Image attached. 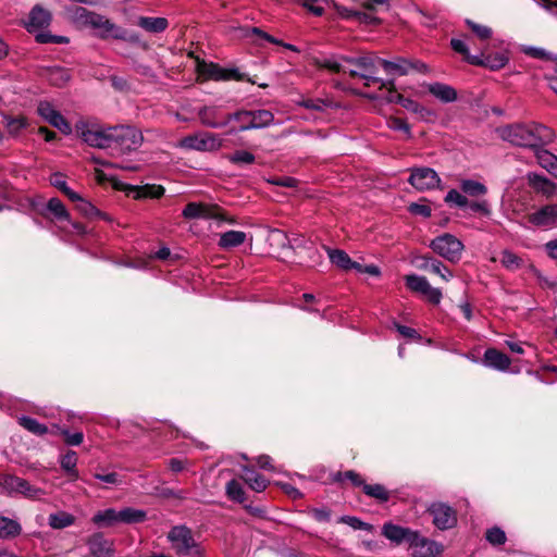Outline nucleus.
<instances>
[{
  "label": "nucleus",
  "mask_w": 557,
  "mask_h": 557,
  "mask_svg": "<svg viewBox=\"0 0 557 557\" xmlns=\"http://www.w3.org/2000/svg\"><path fill=\"white\" fill-rule=\"evenodd\" d=\"M379 57L362 55L358 58L349 57H331L323 59L319 62L321 67L327 69L334 73H348L350 76H359L364 79V86L369 87L371 84H380V88H393L394 81H383L374 76L376 72V64H379Z\"/></svg>",
  "instance_id": "obj_1"
},
{
  "label": "nucleus",
  "mask_w": 557,
  "mask_h": 557,
  "mask_svg": "<svg viewBox=\"0 0 557 557\" xmlns=\"http://www.w3.org/2000/svg\"><path fill=\"white\" fill-rule=\"evenodd\" d=\"M542 125L513 124L497 128L498 136L512 145L520 147H539L543 140Z\"/></svg>",
  "instance_id": "obj_2"
},
{
  "label": "nucleus",
  "mask_w": 557,
  "mask_h": 557,
  "mask_svg": "<svg viewBox=\"0 0 557 557\" xmlns=\"http://www.w3.org/2000/svg\"><path fill=\"white\" fill-rule=\"evenodd\" d=\"M74 17L82 24L97 29L100 38H125V29L113 24L103 15L89 11L83 7L75 8Z\"/></svg>",
  "instance_id": "obj_3"
},
{
  "label": "nucleus",
  "mask_w": 557,
  "mask_h": 557,
  "mask_svg": "<svg viewBox=\"0 0 557 557\" xmlns=\"http://www.w3.org/2000/svg\"><path fill=\"white\" fill-rule=\"evenodd\" d=\"M111 133L110 149L120 154H126L137 150L144 141L141 132L134 126H112Z\"/></svg>",
  "instance_id": "obj_4"
},
{
  "label": "nucleus",
  "mask_w": 557,
  "mask_h": 557,
  "mask_svg": "<svg viewBox=\"0 0 557 557\" xmlns=\"http://www.w3.org/2000/svg\"><path fill=\"white\" fill-rule=\"evenodd\" d=\"M172 548L181 557H202L203 549L195 541L191 531L184 525H176L168 534Z\"/></svg>",
  "instance_id": "obj_5"
},
{
  "label": "nucleus",
  "mask_w": 557,
  "mask_h": 557,
  "mask_svg": "<svg viewBox=\"0 0 557 557\" xmlns=\"http://www.w3.org/2000/svg\"><path fill=\"white\" fill-rule=\"evenodd\" d=\"M0 487L10 496L22 495L32 500H39L46 495V491L32 485L27 480L13 475L4 474L0 478Z\"/></svg>",
  "instance_id": "obj_6"
},
{
  "label": "nucleus",
  "mask_w": 557,
  "mask_h": 557,
  "mask_svg": "<svg viewBox=\"0 0 557 557\" xmlns=\"http://www.w3.org/2000/svg\"><path fill=\"white\" fill-rule=\"evenodd\" d=\"M177 147L201 152H213L223 147V139L218 134L201 132L182 138Z\"/></svg>",
  "instance_id": "obj_7"
},
{
  "label": "nucleus",
  "mask_w": 557,
  "mask_h": 557,
  "mask_svg": "<svg viewBox=\"0 0 557 557\" xmlns=\"http://www.w3.org/2000/svg\"><path fill=\"white\" fill-rule=\"evenodd\" d=\"M430 247L435 253L453 263H457L461 259L465 248L462 242L449 233L435 237Z\"/></svg>",
  "instance_id": "obj_8"
},
{
  "label": "nucleus",
  "mask_w": 557,
  "mask_h": 557,
  "mask_svg": "<svg viewBox=\"0 0 557 557\" xmlns=\"http://www.w3.org/2000/svg\"><path fill=\"white\" fill-rule=\"evenodd\" d=\"M77 133L82 139L91 147L100 149H110L111 147V127H100L86 122L76 125Z\"/></svg>",
  "instance_id": "obj_9"
},
{
  "label": "nucleus",
  "mask_w": 557,
  "mask_h": 557,
  "mask_svg": "<svg viewBox=\"0 0 557 557\" xmlns=\"http://www.w3.org/2000/svg\"><path fill=\"white\" fill-rule=\"evenodd\" d=\"M389 90V96L387 97V101L399 103L404 109L409 112H412L418 115V117L423 122H431L436 119V112L432 109L424 107L418 101L404 97L403 95L396 92L394 87Z\"/></svg>",
  "instance_id": "obj_10"
},
{
  "label": "nucleus",
  "mask_w": 557,
  "mask_h": 557,
  "mask_svg": "<svg viewBox=\"0 0 557 557\" xmlns=\"http://www.w3.org/2000/svg\"><path fill=\"white\" fill-rule=\"evenodd\" d=\"M409 184L419 191L434 189L440 186L441 177L435 170L426 166L412 168Z\"/></svg>",
  "instance_id": "obj_11"
},
{
  "label": "nucleus",
  "mask_w": 557,
  "mask_h": 557,
  "mask_svg": "<svg viewBox=\"0 0 557 557\" xmlns=\"http://www.w3.org/2000/svg\"><path fill=\"white\" fill-rule=\"evenodd\" d=\"M85 544L90 557H114L116 552L115 541L107 537L102 532H95L87 536Z\"/></svg>",
  "instance_id": "obj_12"
},
{
  "label": "nucleus",
  "mask_w": 557,
  "mask_h": 557,
  "mask_svg": "<svg viewBox=\"0 0 557 557\" xmlns=\"http://www.w3.org/2000/svg\"><path fill=\"white\" fill-rule=\"evenodd\" d=\"M406 286L416 293H419L426 297V299L434 304L438 305L442 299V292L440 288L431 286L429 281L424 276H420L417 274H409L405 276Z\"/></svg>",
  "instance_id": "obj_13"
},
{
  "label": "nucleus",
  "mask_w": 557,
  "mask_h": 557,
  "mask_svg": "<svg viewBox=\"0 0 557 557\" xmlns=\"http://www.w3.org/2000/svg\"><path fill=\"white\" fill-rule=\"evenodd\" d=\"M197 71L199 75L203 76L207 79L213 81H230L242 79V75L237 69H224L215 63H207L205 61L198 62Z\"/></svg>",
  "instance_id": "obj_14"
},
{
  "label": "nucleus",
  "mask_w": 557,
  "mask_h": 557,
  "mask_svg": "<svg viewBox=\"0 0 557 557\" xmlns=\"http://www.w3.org/2000/svg\"><path fill=\"white\" fill-rule=\"evenodd\" d=\"M434 525L440 530L451 529L457 523L456 511L443 503H434L429 507Z\"/></svg>",
  "instance_id": "obj_15"
},
{
  "label": "nucleus",
  "mask_w": 557,
  "mask_h": 557,
  "mask_svg": "<svg viewBox=\"0 0 557 557\" xmlns=\"http://www.w3.org/2000/svg\"><path fill=\"white\" fill-rule=\"evenodd\" d=\"M37 112L47 123L58 128L63 134H71L72 127L70 123L49 101H40L37 107Z\"/></svg>",
  "instance_id": "obj_16"
},
{
  "label": "nucleus",
  "mask_w": 557,
  "mask_h": 557,
  "mask_svg": "<svg viewBox=\"0 0 557 557\" xmlns=\"http://www.w3.org/2000/svg\"><path fill=\"white\" fill-rule=\"evenodd\" d=\"M198 117L202 125L210 128H223L228 125V113L220 106H205L199 109Z\"/></svg>",
  "instance_id": "obj_17"
},
{
  "label": "nucleus",
  "mask_w": 557,
  "mask_h": 557,
  "mask_svg": "<svg viewBox=\"0 0 557 557\" xmlns=\"http://www.w3.org/2000/svg\"><path fill=\"white\" fill-rule=\"evenodd\" d=\"M530 224L542 228L557 227V205L543 206L528 215Z\"/></svg>",
  "instance_id": "obj_18"
},
{
  "label": "nucleus",
  "mask_w": 557,
  "mask_h": 557,
  "mask_svg": "<svg viewBox=\"0 0 557 557\" xmlns=\"http://www.w3.org/2000/svg\"><path fill=\"white\" fill-rule=\"evenodd\" d=\"M409 547L412 557H436L441 547L434 542L421 536L418 532L412 535Z\"/></svg>",
  "instance_id": "obj_19"
},
{
  "label": "nucleus",
  "mask_w": 557,
  "mask_h": 557,
  "mask_svg": "<svg viewBox=\"0 0 557 557\" xmlns=\"http://www.w3.org/2000/svg\"><path fill=\"white\" fill-rule=\"evenodd\" d=\"M218 207L210 206L206 203L198 202H189L184 208L182 214L185 219H218L219 214L216 213Z\"/></svg>",
  "instance_id": "obj_20"
},
{
  "label": "nucleus",
  "mask_w": 557,
  "mask_h": 557,
  "mask_svg": "<svg viewBox=\"0 0 557 557\" xmlns=\"http://www.w3.org/2000/svg\"><path fill=\"white\" fill-rule=\"evenodd\" d=\"M416 531L404 528L392 522H386L382 527V535L395 544L407 542L409 544Z\"/></svg>",
  "instance_id": "obj_21"
},
{
  "label": "nucleus",
  "mask_w": 557,
  "mask_h": 557,
  "mask_svg": "<svg viewBox=\"0 0 557 557\" xmlns=\"http://www.w3.org/2000/svg\"><path fill=\"white\" fill-rule=\"evenodd\" d=\"M418 265L420 270L438 275L443 281L448 282L453 276V272L438 259L424 256Z\"/></svg>",
  "instance_id": "obj_22"
},
{
  "label": "nucleus",
  "mask_w": 557,
  "mask_h": 557,
  "mask_svg": "<svg viewBox=\"0 0 557 557\" xmlns=\"http://www.w3.org/2000/svg\"><path fill=\"white\" fill-rule=\"evenodd\" d=\"M51 22V14L40 5H35L30 13L27 23L25 24L28 32H36L40 28L49 26Z\"/></svg>",
  "instance_id": "obj_23"
},
{
  "label": "nucleus",
  "mask_w": 557,
  "mask_h": 557,
  "mask_svg": "<svg viewBox=\"0 0 557 557\" xmlns=\"http://www.w3.org/2000/svg\"><path fill=\"white\" fill-rule=\"evenodd\" d=\"M484 363L490 368L506 371L508 370L511 361L507 355L495 348H488L484 352Z\"/></svg>",
  "instance_id": "obj_24"
},
{
  "label": "nucleus",
  "mask_w": 557,
  "mask_h": 557,
  "mask_svg": "<svg viewBox=\"0 0 557 557\" xmlns=\"http://www.w3.org/2000/svg\"><path fill=\"white\" fill-rule=\"evenodd\" d=\"M232 121L238 122L239 125L238 127H231L227 132L228 135L253 129L250 110H238L234 113H228V124Z\"/></svg>",
  "instance_id": "obj_25"
},
{
  "label": "nucleus",
  "mask_w": 557,
  "mask_h": 557,
  "mask_svg": "<svg viewBox=\"0 0 557 557\" xmlns=\"http://www.w3.org/2000/svg\"><path fill=\"white\" fill-rule=\"evenodd\" d=\"M428 90L442 102L448 103L457 100V91L449 85L432 83L428 85Z\"/></svg>",
  "instance_id": "obj_26"
},
{
  "label": "nucleus",
  "mask_w": 557,
  "mask_h": 557,
  "mask_svg": "<svg viewBox=\"0 0 557 557\" xmlns=\"http://www.w3.org/2000/svg\"><path fill=\"white\" fill-rule=\"evenodd\" d=\"M126 190L135 199L160 198L164 194V188L160 185L127 186Z\"/></svg>",
  "instance_id": "obj_27"
},
{
  "label": "nucleus",
  "mask_w": 557,
  "mask_h": 557,
  "mask_svg": "<svg viewBox=\"0 0 557 557\" xmlns=\"http://www.w3.org/2000/svg\"><path fill=\"white\" fill-rule=\"evenodd\" d=\"M91 522L98 528H110L119 524V510L114 508L99 510L92 516Z\"/></svg>",
  "instance_id": "obj_28"
},
{
  "label": "nucleus",
  "mask_w": 557,
  "mask_h": 557,
  "mask_svg": "<svg viewBox=\"0 0 557 557\" xmlns=\"http://www.w3.org/2000/svg\"><path fill=\"white\" fill-rule=\"evenodd\" d=\"M377 62L387 74L406 75L413 66L412 62L407 59H398L396 61L377 59Z\"/></svg>",
  "instance_id": "obj_29"
},
{
  "label": "nucleus",
  "mask_w": 557,
  "mask_h": 557,
  "mask_svg": "<svg viewBox=\"0 0 557 557\" xmlns=\"http://www.w3.org/2000/svg\"><path fill=\"white\" fill-rule=\"evenodd\" d=\"M75 522V516L64 510L52 512L48 517V524L53 530H62L72 527Z\"/></svg>",
  "instance_id": "obj_30"
},
{
  "label": "nucleus",
  "mask_w": 557,
  "mask_h": 557,
  "mask_svg": "<svg viewBox=\"0 0 557 557\" xmlns=\"http://www.w3.org/2000/svg\"><path fill=\"white\" fill-rule=\"evenodd\" d=\"M247 239V234L242 231H227L220 235L218 245L222 249H232L243 245Z\"/></svg>",
  "instance_id": "obj_31"
},
{
  "label": "nucleus",
  "mask_w": 557,
  "mask_h": 557,
  "mask_svg": "<svg viewBox=\"0 0 557 557\" xmlns=\"http://www.w3.org/2000/svg\"><path fill=\"white\" fill-rule=\"evenodd\" d=\"M137 25L148 33L159 34L168 28L169 22L165 17L140 16Z\"/></svg>",
  "instance_id": "obj_32"
},
{
  "label": "nucleus",
  "mask_w": 557,
  "mask_h": 557,
  "mask_svg": "<svg viewBox=\"0 0 557 557\" xmlns=\"http://www.w3.org/2000/svg\"><path fill=\"white\" fill-rule=\"evenodd\" d=\"M243 480L249 485L251 490L260 493L267 488L269 481L263 475L257 473L246 466L243 467Z\"/></svg>",
  "instance_id": "obj_33"
},
{
  "label": "nucleus",
  "mask_w": 557,
  "mask_h": 557,
  "mask_svg": "<svg viewBox=\"0 0 557 557\" xmlns=\"http://www.w3.org/2000/svg\"><path fill=\"white\" fill-rule=\"evenodd\" d=\"M22 532L21 524L8 517H0V540H12Z\"/></svg>",
  "instance_id": "obj_34"
},
{
  "label": "nucleus",
  "mask_w": 557,
  "mask_h": 557,
  "mask_svg": "<svg viewBox=\"0 0 557 557\" xmlns=\"http://www.w3.org/2000/svg\"><path fill=\"white\" fill-rule=\"evenodd\" d=\"M147 513L145 510L132 507H125L119 510V522L124 524H134L145 521Z\"/></svg>",
  "instance_id": "obj_35"
},
{
  "label": "nucleus",
  "mask_w": 557,
  "mask_h": 557,
  "mask_svg": "<svg viewBox=\"0 0 557 557\" xmlns=\"http://www.w3.org/2000/svg\"><path fill=\"white\" fill-rule=\"evenodd\" d=\"M459 187L465 195L470 197H480L487 194V187L483 183L470 178L461 180Z\"/></svg>",
  "instance_id": "obj_36"
},
{
  "label": "nucleus",
  "mask_w": 557,
  "mask_h": 557,
  "mask_svg": "<svg viewBox=\"0 0 557 557\" xmlns=\"http://www.w3.org/2000/svg\"><path fill=\"white\" fill-rule=\"evenodd\" d=\"M529 184L536 190L546 195L553 194L555 190V184L550 182L547 177L536 174L530 173L528 175Z\"/></svg>",
  "instance_id": "obj_37"
},
{
  "label": "nucleus",
  "mask_w": 557,
  "mask_h": 557,
  "mask_svg": "<svg viewBox=\"0 0 557 557\" xmlns=\"http://www.w3.org/2000/svg\"><path fill=\"white\" fill-rule=\"evenodd\" d=\"M508 57L505 53L497 52L495 54L480 55V63L478 65H484L493 71L503 69L508 63Z\"/></svg>",
  "instance_id": "obj_38"
},
{
  "label": "nucleus",
  "mask_w": 557,
  "mask_h": 557,
  "mask_svg": "<svg viewBox=\"0 0 557 557\" xmlns=\"http://www.w3.org/2000/svg\"><path fill=\"white\" fill-rule=\"evenodd\" d=\"M77 454L74 450H69L60 459L61 468L70 475L72 481L78 479V472L76 469Z\"/></svg>",
  "instance_id": "obj_39"
},
{
  "label": "nucleus",
  "mask_w": 557,
  "mask_h": 557,
  "mask_svg": "<svg viewBox=\"0 0 557 557\" xmlns=\"http://www.w3.org/2000/svg\"><path fill=\"white\" fill-rule=\"evenodd\" d=\"M250 113L253 129L267 127L274 121V115L269 110H250Z\"/></svg>",
  "instance_id": "obj_40"
},
{
  "label": "nucleus",
  "mask_w": 557,
  "mask_h": 557,
  "mask_svg": "<svg viewBox=\"0 0 557 557\" xmlns=\"http://www.w3.org/2000/svg\"><path fill=\"white\" fill-rule=\"evenodd\" d=\"M327 256L331 262L337 268L348 271L349 265H351V259L347 252L342 249H331L326 248Z\"/></svg>",
  "instance_id": "obj_41"
},
{
  "label": "nucleus",
  "mask_w": 557,
  "mask_h": 557,
  "mask_svg": "<svg viewBox=\"0 0 557 557\" xmlns=\"http://www.w3.org/2000/svg\"><path fill=\"white\" fill-rule=\"evenodd\" d=\"M47 210L58 221H70V213L59 198H51L47 203Z\"/></svg>",
  "instance_id": "obj_42"
},
{
  "label": "nucleus",
  "mask_w": 557,
  "mask_h": 557,
  "mask_svg": "<svg viewBox=\"0 0 557 557\" xmlns=\"http://www.w3.org/2000/svg\"><path fill=\"white\" fill-rule=\"evenodd\" d=\"M536 158L540 165L557 178V157L547 150H540Z\"/></svg>",
  "instance_id": "obj_43"
},
{
  "label": "nucleus",
  "mask_w": 557,
  "mask_h": 557,
  "mask_svg": "<svg viewBox=\"0 0 557 557\" xmlns=\"http://www.w3.org/2000/svg\"><path fill=\"white\" fill-rule=\"evenodd\" d=\"M18 423L24 429H26L27 431H29L30 433L36 434V435H44L49 432L48 428L45 424L39 423L36 419L30 418V417H26V416L20 417Z\"/></svg>",
  "instance_id": "obj_44"
},
{
  "label": "nucleus",
  "mask_w": 557,
  "mask_h": 557,
  "mask_svg": "<svg viewBox=\"0 0 557 557\" xmlns=\"http://www.w3.org/2000/svg\"><path fill=\"white\" fill-rule=\"evenodd\" d=\"M225 492H226L227 497L233 502L242 504L246 500L245 491H244L242 484L235 479L231 480L226 484Z\"/></svg>",
  "instance_id": "obj_45"
},
{
  "label": "nucleus",
  "mask_w": 557,
  "mask_h": 557,
  "mask_svg": "<svg viewBox=\"0 0 557 557\" xmlns=\"http://www.w3.org/2000/svg\"><path fill=\"white\" fill-rule=\"evenodd\" d=\"M49 182L52 186L63 193L69 199H78V194L72 190L61 173H54L50 176Z\"/></svg>",
  "instance_id": "obj_46"
},
{
  "label": "nucleus",
  "mask_w": 557,
  "mask_h": 557,
  "mask_svg": "<svg viewBox=\"0 0 557 557\" xmlns=\"http://www.w3.org/2000/svg\"><path fill=\"white\" fill-rule=\"evenodd\" d=\"M450 46H451L454 51H456L457 53L462 54L465 60L468 63H470V64H479L481 62L480 61V55H472V54H470L469 48H468L467 44L463 40L454 38L450 41Z\"/></svg>",
  "instance_id": "obj_47"
},
{
  "label": "nucleus",
  "mask_w": 557,
  "mask_h": 557,
  "mask_svg": "<svg viewBox=\"0 0 557 557\" xmlns=\"http://www.w3.org/2000/svg\"><path fill=\"white\" fill-rule=\"evenodd\" d=\"M53 429L55 431H51V433H54V434L58 433V434L62 435L64 437V442L69 446H78L84 441V434L82 432L70 433V431L67 429L60 428L58 425H53Z\"/></svg>",
  "instance_id": "obj_48"
},
{
  "label": "nucleus",
  "mask_w": 557,
  "mask_h": 557,
  "mask_svg": "<svg viewBox=\"0 0 557 557\" xmlns=\"http://www.w3.org/2000/svg\"><path fill=\"white\" fill-rule=\"evenodd\" d=\"M3 124L7 127L8 132L16 136L20 132L27 126V121L24 116H3Z\"/></svg>",
  "instance_id": "obj_49"
},
{
  "label": "nucleus",
  "mask_w": 557,
  "mask_h": 557,
  "mask_svg": "<svg viewBox=\"0 0 557 557\" xmlns=\"http://www.w3.org/2000/svg\"><path fill=\"white\" fill-rule=\"evenodd\" d=\"M500 263L509 271H516L523 264L522 259L510 250H504L500 257Z\"/></svg>",
  "instance_id": "obj_50"
},
{
  "label": "nucleus",
  "mask_w": 557,
  "mask_h": 557,
  "mask_svg": "<svg viewBox=\"0 0 557 557\" xmlns=\"http://www.w3.org/2000/svg\"><path fill=\"white\" fill-rule=\"evenodd\" d=\"M363 492L366 495L373 497L380 502H387L389 499L388 491L381 484H363Z\"/></svg>",
  "instance_id": "obj_51"
},
{
  "label": "nucleus",
  "mask_w": 557,
  "mask_h": 557,
  "mask_svg": "<svg viewBox=\"0 0 557 557\" xmlns=\"http://www.w3.org/2000/svg\"><path fill=\"white\" fill-rule=\"evenodd\" d=\"M226 158L235 165H249L256 161L255 154L247 150H236Z\"/></svg>",
  "instance_id": "obj_52"
},
{
  "label": "nucleus",
  "mask_w": 557,
  "mask_h": 557,
  "mask_svg": "<svg viewBox=\"0 0 557 557\" xmlns=\"http://www.w3.org/2000/svg\"><path fill=\"white\" fill-rule=\"evenodd\" d=\"M444 201L449 206H456L458 208H466L469 205L467 196L462 195L457 189H450L446 194Z\"/></svg>",
  "instance_id": "obj_53"
},
{
  "label": "nucleus",
  "mask_w": 557,
  "mask_h": 557,
  "mask_svg": "<svg viewBox=\"0 0 557 557\" xmlns=\"http://www.w3.org/2000/svg\"><path fill=\"white\" fill-rule=\"evenodd\" d=\"M76 203V209L88 218L97 216L100 214L99 210L89 201L85 200L78 195V199H71Z\"/></svg>",
  "instance_id": "obj_54"
},
{
  "label": "nucleus",
  "mask_w": 557,
  "mask_h": 557,
  "mask_svg": "<svg viewBox=\"0 0 557 557\" xmlns=\"http://www.w3.org/2000/svg\"><path fill=\"white\" fill-rule=\"evenodd\" d=\"M338 522L339 523H345V524L351 527L355 530H364V531H368V532H372L373 531V525L372 524L363 522L359 518L354 517V516H342L338 519Z\"/></svg>",
  "instance_id": "obj_55"
},
{
  "label": "nucleus",
  "mask_w": 557,
  "mask_h": 557,
  "mask_svg": "<svg viewBox=\"0 0 557 557\" xmlns=\"http://www.w3.org/2000/svg\"><path fill=\"white\" fill-rule=\"evenodd\" d=\"M334 481L341 482L343 480H349L355 486H362L366 484L364 480L361 475L352 470H348L346 472H337L333 476Z\"/></svg>",
  "instance_id": "obj_56"
},
{
  "label": "nucleus",
  "mask_w": 557,
  "mask_h": 557,
  "mask_svg": "<svg viewBox=\"0 0 557 557\" xmlns=\"http://www.w3.org/2000/svg\"><path fill=\"white\" fill-rule=\"evenodd\" d=\"M271 185L282 186L286 188H296L298 186V180L292 176H274L267 180Z\"/></svg>",
  "instance_id": "obj_57"
},
{
  "label": "nucleus",
  "mask_w": 557,
  "mask_h": 557,
  "mask_svg": "<svg viewBox=\"0 0 557 557\" xmlns=\"http://www.w3.org/2000/svg\"><path fill=\"white\" fill-rule=\"evenodd\" d=\"M486 540L492 545H502L506 542V534L500 528L494 527L487 530Z\"/></svg>",
  "instance_id": "obj_58"
},
{
  "label": "nucleus",
  "mask_w": 557,
  "mask_h": 557,
  "mask_svg": "<svg viewBox=\"0 0 557 557\" xmlns=\"http://www.w3.org/2000/svg\"><path fill=\"white\" fill-rule=\"evenodd\" d=\"M467 24L471 30L482 40L488 39L492 36V29L485 25H480L470 20H467Z\"/></svg>",
  "instance_id": "obj_59"
},
{
  "label": "nucleus",
  "mask_w": 557,
  "mask_h": 557,
  "mask_svg": "<svg viewBox=\"0 0 557 557\" xmlns=\"http://www.w3.org/2000/svg\"><path fill=\"white\" fill-rule=\"evenodd\" d=\"M49 79L51 84L61 86L70 79V76L65 70L55 67L50 71Z\"/></svg>",
  "instance_id": "obj_60"
},
{
  "label": "nucleus",
  "mask_w": 557,
  "mask_h": 557,
  "mask_svg": "<svg viewBox=\"0 0 557 557\" xmlns=\"http://www.w3.org/2000/svg\"><path fill=\"white\" fill-rule=\"evenodd\" d=\"M388 127L393 131L404 132L408 138L411 137V128L409 124L399 117H392L388 121Z\"/></svg>",
  "instance_id": "obj_61"
},
{
  "label": "nucleus",
  "mask_w": 557,
  "mask_h": 557,
  "mask_svg": "<svg viewBox=\"0 0 557 557\" xmlns=\"http://www.w3.org/2000/svg\"><path fill=\"white\" fill-rule=\"evenodd\" d=\"M94 476H95V479H97L108 485H120L123 482L120 474L116 472H109V473L96 472L94 474Z\"/></svg>",
  "instance_id": "obj_62"
},
{
  "label": "nucleus",
  "mask_w": 557,
  "mask_h": 557,
  "mask_svg": "<svg viewBox=\"0 0 557 557\" xmlns=\"http://www.w3.org/2000/svg\"><path fill=\"white\" fill-rule=\"evenodd\" d=\"M36 40L40 44H48V42H53V44H67L69 42V38L64 37V36H55V35H51V34H48V33H39L36 35Z\"/></svg>",
  "instance_id": "obj_63"
},
{
  "label": "nucleus",
  "mask_w": 557,
  "mask_h": 557,
  "mask_svg": "<svg viewBox=\"0 0 557 557\" xmlns=\"http://www.w3.org/2000/svg\"><path fill=\"white\" fill-rule=\"evenodd\" d=\"M408 211L413 215H421L423 218H430L432 213L430 206L418 202L410 203Z\"/></svg>",
  "instance_id": "obj_64"
}]
</instances>
